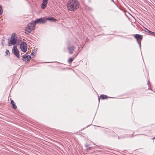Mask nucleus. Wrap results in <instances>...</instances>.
I'll list each match as a JSON object with an SVG mask.
<instances>
[{"label":"nucleus","mask_w":155,"mask_h":155,"mask_svg":"<svg viewBox=\"0 0 155 155\" xmlns=\"http://www.w3.org/2000/svg\"><path fill=\"white\" fill-rule=\"evenodd\" d=\"M79 7V2L77 0H69L67 2V8L68 10L74 11Z\"/></svg>","instance_id":"1"},{"label":"nucleus","mask_w":155,"mask_h":155,"mask_svg":"<svg viewBox=\"0 0 155 155\" xmlns=\"http://www.w3.org/2000/svg\"><path fill=\"white\" fill-rule=\"evenodd\" d=\"M33 23L34 22L31 21L30 23H29L25 27V33L26 34H28L33 30L34 29L35 25L33 24Z\"/></svg>","instance_id":"2"},{"label":"nucleus","mask_w":155,"mask_h":155,"mask_svg":"<svg viewBox=\"0 0 155 155\" xmlns=\"http://www.w3.org/2000/svg\"><path fill=\"white\" fill-rule=\"evenodd\" d=\"M17 42V37L15 33H13L11 35V39L8 43V46H10L15 45Z\"/></svg>","instance_id":"3"},{"label":"nucleus","mask_w":155,"mask_h":155,"mask_svg":"<svg viewBox=\"0 0 155 155\" xmlns=\"http://www.w3.org/2000/svg\"><path fill=\"white\" fill-rule=\"evenodd\" d=\"M32 22H33L34 23L33 24L35 25H36V24H44L46 22V19L45 18H38L34 21H32Z\"/></svg>","instance_id":"4"},{"label":"nucleus","mask_w":155,"mask_h":155,"mask_svg":"<svg viewBox=\"0 0 155 155\" xmlns=\"http://www.w3.org/2000/svg\"><path fill=\"white\" fill-rule=\"evenodd\" d=\"M27 45L25 42H22L20 44V48L22 51L24 52H26L27 49Z\"/></svg>","instance_id":"5"},{"label":"nucleus","mask_w":155,"mask_h":155,"mask_svg":"<svg viewBox=\"0 0 155 155\" xmlns=\"http://www.w3.org/2000/svg\"><path fill=\"white\" fill-rule=\"evenodd\" d=\"M12 51L14 54L16 55L17 58H18L19 54L18 50L17 49L16 46H14L12 48Z\"/></svg>","instance_id":"6"},{"label":"nucleus","mask_w":155,"mask_h":155,"mask_svg":"<svg viewBox=\"0 0 155 155\" xmlns=\"http://www.w3.org/2000/svg\"><path fill=\"white\" fill-rule=\"evenodd\" d=\"M75 46L73 45L70 46L68 47L67 49L69 51V53L70 54H72L73 53V51L75 48Z\"/></svg>","instance_id":"7"},{"label":"nucleus","mask_w":155,"mask_h":155,"mask_svg":"<svg viewBox=\"0 0 155 155\" xmlns=\"http://www.w3.org/2000/svg\"><path fill=\"white\" fill-rule=\"evenodd\" d=\"M31 59V56L29 55H27L26 54H24L23 55L22 60L23 61H25V62H28Z\"/></svg>","instance_id":"8"},{"label":"nucleus","mask_w":155,"mask_h":155,"mask_svg":"<svg viewBox=\"0 0 155 155\" xmlns=\"http://www.w3.org/2000/svg\"><path fill=\"white\" fill-rule=\"evenodd\" d=\"M48 0H43L41 8L42 9H45L47 7Z\"/></svg>","instance_id":"9"},{"label":"nucleus","mask_w":155,"mask_h":155,"mask_svg":"<svg viewBox=\"0 0 155 155\" xmlns=\"http://www.w3.org/2000/svg\"><path fill=\"white\" fill-rule=\"evenodd\" d=\"M134 37L137 41L138 40H141L142 38V36L141 35L138 34H136Z\"/></svg>","instance_id":"10"},{"label":"nucleus","mask_w":155,"mask_h":155,"mask_svg":"<svg viewBox=\"0 0 155 155\" xmlns=\"http://www.w3.org/2000/svg\"><path fill=\"white\" fill-rule=\"evenodd\" d=\"M46 21L47 20H48L50 21H51L53 22L55 21L56 20V19L53 17H49L48 18H45Z\"/></svg>","instance_id":"11"},{"label":"nucleus","mask_w":155,"mask_h":155,"mask_svg":"<svg viewBox=\"0 0 155 155\" xmlns=\"http://www.w3.org/2000/svg\"><path fill=\"white\" fill-rule=\"evenodd\" d=\"M11 103L12 105L13 108L15 109H16V108H17V106H16V105L15 104L14 101L13 100H12L11 101Z\"/></svg>","instance_id":"12"},{"label":"nucleus","mask_w":155,"mask_h":155,"mask_svg":"<svg viewBox=\"0 0 155 155\" xmlns=\"http://www.w3.org/2000/svg\"><path fill=\"white\" fill-rule=\"evenodd\" d=\"M78 42L79 41L76 38H74V42L72 43V44H74V43L75 45H76V46H78Z\"/></svg>","instance_id":"13"},{"label":"nucleus","mask_w":155,"mask_h":155,"mask_svg":"<svg viewBox=\"0 0 155 155\" xmlns=\"http://www.w3.org/2000/svg\"><path fill=\"white\" fill-rule=\"evenodd\" d=\"M100 97L102 99H107V96L104 94L101 95L100 96Z\"/></svg>","instance_id":"14"},{"label":"nucleus","mask_w":155,"mask_h":155,"mask_svg":"<svg viewBox=\"0 0 155 155\" xmlns=\"http://www.w3.org/2000/svg\"><path fill=\"white\" fill-rule=\"evenodd\" d=\"M74 58H69L68 60V62L71 64L73 61L74 59Z\"/></svg>","instance_id":"15"},{"label":"nucleus","mask_w":155,"mask_h":155,"mask_svg":"<svg viewBox=\"0 0 155 155\" xmlns=\"http://www.w3.org/2000/svg\"><path fill=\"white\" fill-rule=\"evenodd\" d=\"M3 12L2 8L1 6L0 5V15H1Z\"/></svg>","instance_id":"16"},{"label":"nucleus","mask_w":155,"mask_h":155,"mask_svg":"<svg viewBox=\"0 0 155 155\" xmlns=\"http://www.w3.org/2000/svg\"><path fill=\"white\" fill-rule=\"evenodd\" d=\"M143 31L147 32L149 33L150 32V30L145 28H144V30H143Z\"/></svg>","instance_id":"17"},{"label":"nucleus","mask_w":155,"mask_h":155,"mask_svg":"<svg viewBox=\"0 0 155 155\" xmlns=\"http://www.w3.org/2000/svg\"><path fill=\"white\" fill-rule=\"evenodd\" d=\"M6 54L8 55L10 54L9 51L8 50H6L5 51Z\"/></svg>","instance_id":"18"},{"label":"nucleus","mask_w":155,"mask_h":155,"mask_svg":"<svg viewBox=\"0 0 155 155\" xmlns=\"http://www.w3.org/2000/svg\"><path fill=\"white\" fill-rule=\"evenodd\" d=\"M149 33L150 34H151V35H155V32H153L151 31H150V32H149ZM154 36H155V35H154Z\"/></svg>","instance_id":"19"},{"label":"nucleus","mask_w":155,"mask_h":155,"mask_svg":"<svg viewBox=\"0 0 155 155\" xmlns=\"http://www.w3.org/2000/svg\"><path fill=\"white\" fill-rule=\"evenodd\" d=\"M79 48V47H78V51L77 52V54H76V55L75 56V57H76L77 55L79 53V51H78V50Z\"/></svg>","instance_id":"20"},{"label":"nucleus","mask_w":155,"mask_h":155,"mask_svg":"<svg viewBox=\"0 0 155 155\" xmlns=\"http://www.w3.org/2000/svg\"><path fill=\"white\" fill-rule=\"evenodd\" d=\"M138 43H139V46L140 47V48H141V46L140 44L139 43V42H138Z\"/></svg>","instance_id":"21"},{"label":"nucleus","mask_w":155,"mask_h":155,"mask_svg":"<svg viewBox=\"0 0 155 155\" xmlns=\"http://www.w3.org/2000/svg\"><path fill=\"white\" fill-rule=\"evenodd\" d=\"M155 139V137L152 138V139Z\"/></svg>","instance_id":"22"},{"label":"nucleus","mask_w":155,"mask_h":155,"mask_svg":"<svg viewBox=\"0 0 155 155\" xmlns=\"http://www.w3.org/2000/svg\"><path fill=\"white\" fill-rule=\"evenodd\" d=\"M111 0L112 1H113V2H114V0Z\"/></svg>","instance_id":"23"},{"label":"nucleus","mask_w":155,"mask_h":155,"mask_svg":"<svg viewBox=\"0 0 155 155\" xmlns=\"http://www.w3.org/2000/svg\"><path fill=\"white\" fill-rule=\"evenodd\" d=\"M32 54H33V52H32V53H31V55H32Z\"/></svg>","instance_id":"24"},{"label":"nucleus","mask_w":155,"mask_h":155,"mask_svg":"<svg viewBox=\"0 0 155 155\" xmlns=\"http://www.w3.org/2000/svg\"><path fill=\"white\" fill-rule=\"evenodd\" d=\"M148 83H149V81L148 82Z\"/></svg>","instance_id":"25"}]
</instances>
